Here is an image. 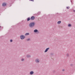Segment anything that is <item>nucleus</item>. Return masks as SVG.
I'll list each match as a JSON object with an SVG mask.
<instances>
[{
  "mask_svg": "<svg viewBox=\"0 0 75 75\" xmlns=\"http://www.w3.org/2000/svg\"><path fill=\"white\" fill-rule=\"evenodd\" d=\"M10 42H13V40H10Z\"/></svg>",
  "mask_w": 75,
  "mask_h": 75,
  "instance_id": "nucleus-15",
  "label": "nucleus"
},
{
  "mask_svg": "<svg viewBox=\"0 0 75 75\" xmlns=\"http://www.w3.org/2000/svg\"><path fill=\"white\" fill-rule=\"evenodd\" d=\"M30 18H28L27 19V21H30Z\"/></svg>",
  "mask_w": 75,
  "mask_h": 75,
  "instance_id": "nucleus-13",
  "label": "nucleus"
},
{
  "mask_svg": "<svg viewBox=\"0 0 75 75\" xmlns=\"http://www.w3.org/2000/svg\"><path fill=\"white\" fill-rule=\"evenodd\" d=\"M35 25V23L34 22H32L29 24V26L30 27H33Z\"/></svg>",
  "mask_w": 75,
  "mask_h": 75,
  "instance_id": "nucleus-1",
  "label": "nucleus"
},
{
  "mask_svg": "<svg viewBox=\"0 0 75 75\" xmlns=\"http://www.w3.org/2000/svg\"><path fill=\"white\" fill-rule=\"evenodd\" d=\"M30 35V33H26L25 34V36L28 35Z\"/></svg>",
  "mask_w": 75,
  "mask_h": 75,
  "instance_id": "nucleus-9",
  "label": "nucleus"
},
{
  "mask_svg": "<svg viewBox=\"0 0 75 75\" xmlns=\"http://www.w3.org/2000/svg\"><path fill=\"white\" fill-rule=\"evenodd\" d=\"M30 75H33L34 74V71H31L30 72Z\"/></svg>",
  "mask_w": 75,
  "mask_h": 75,
  "instance_id": "nucleus-7",
  "label": "nucleus"
},
{
  "mask_svg": "<svg viewBox=\"0 0 75 75\" xmlns=\"http://www.w3.org/2000/svg\"><path fill=\"white\" fill-rule=\"evenodd\" d=\"M34 19H35V17L33 16H32L30 18L31 20H34Z\"/></svg>",
  "mask_w": 75,
  "mask_h": 75,
  "instance_id": "nucleus-6",
  "label": "nucleus"
},
{
  "mask_svg": "<svg viewBox=\"0 0 75 75\" xmlns=\"http://www.w3.org/2000/svg\"><path fill=\"white\" fill-rule=\"evenodd\" d=\"M40 62V59L38 58H37L35 59V62L36 63H37L38 64L39 62Z\"/></svg>",
  "mask_w": 75,
  "mask_h": 75,
  "instance_id": "nucleus-2",
  "label": "nucleus"
},
{
  "mask_svg": "<svg viewBox=\"0 0 75 75\" xmlns=\"http://www.w3.org/2000/svg\"><path fill=\"white\" fill-rule=\"evenodd\" d=\"M66 55L67 57H69V54H66Z\"/></svg>",
  "mask_w": 75,
  "mask_h": 75,
  "instance_id": "nucleus-11",
  "label": "nucleus"
},
{
  "mask_svg": "<svg viewBox=\"0 0 75 75\" xmlns=\"http://www.w3.org/2000/svg\"><path fill=\"white\" fill-rule=\"evenodd\" d=\"M24 61V59H22V61Z\"/></svg>",
  "mask_w": 75,
  "mask_h": 75,
  "instance_id": "nucleus-17",
  "label": "nucleus"
},
{
  "mask_svg": "<svg viewBox=\"0 0 75 75\" xmlns=\"http://www.w3.org/2000/svg\"><path fill=\"white\" fill-rule=\"evenodd\" d=\"M67 9H69V7H67Z\"/></svg>",
  "mask_w": 75,
  "mask_h": 75,
  "instance_id": "nucleus-16",
  "label": "nucleus"
},
{
  "mask_svg": "<svg viewBox=\"0 0 75 75\" xmlns=\"http://www.w3.org/2000/svg\"><path fill=\"white\" fill-rule=\"evenodd\" d=\"M6 5H7V4H6V3H4L2 4V6L4 7L6 6Z\"/></svg>",
  "mask_w": 75,
  "mask_h": 75,
  "instance_id": "nucleus-5",
  "label": "nucleus"
},
{
  "mask_svg": "<svg viewBox=\"0 0 75 75\" xmlns=\"http://www.w3.org/2000/svg\"><path fill=\"white\" fill-rule=\"evenodd\" d=\"M68 27H71V24H69L68 25Z\"/></svg>",
  "mask_w": 75,
  "mask_h": 75,
  "instance_id": "nucleus-14",
  "label": "nucleus"
},
{
  "mask_svg": "<svg viewBox=\"0 0 75 75\" xmlns=\"http://www.w3.org/2000/svg\"><path fill=\"white\" fill-rule=\"evenodd\" d=\"M62 71H65V69H63L62 70Z\"/></svg>",
  "mask_w": 75,
  "mask_h": 75,
  "instance_id": "nucleus-18",
  "label": "nucleus"
},
{
  "mask_svg": "<svg viewBox=\"0 0 75 75\" xmlns=\"http://www.w3.org/2000/svg\"><path fill=\"white\" fill-rule=\"evenodd\" d=\"M1 27V26H0V28Z\"/></svg>",
  "mask_w": 75,
  "mask_h": 75,
  "instance_id": "nucleus-20",
  "label": "nucleus"
},
{
  "mask_svg": "<svg viewBox=\"0 0 75 75\" xmlns=\"http://www.w3.org/2000/svg\"><path fill=\"white\" fill-rule=\"evenodd\" d=\"M49 50H50V48H46L44 51L45 52H47V51H48Z\"/></svg>",
  "mask_w": 75,
  "mask_h": 75,
  "instance_id": "nucleus-4",
  "label": "nucleus"
},
{
  "mask_svg": "<svg viewBox=\"0 0 75 75\" xmlns=\"http://www.w3.org/2000/svg\"><path fill=\"white\" fill-rule=\"evenodd\" d=\"M30 39H28L27 40H28V41H29V40H30Z\"/></svg>",
  "mask_w": 75,
  "mask_h": 75,
  "instance_id": "nucleus-19",
  "label": "nucleus"
},
{
  "mask_svg": "<svg viewBox=\"0 0 75 75\" xmlns=\"http://www.w3.org/2000/svg\"><path fill=\"white\" fill-rule=\"evenodd\" d=\"M26 57L27 58H30V57H31V56L30 55H28Z\"/></svg>",
  "mask_w": 75,
  "mask_h": 75,
  "instance_id": "nucleus-10",
  "label": "nucleus"
},
{
  "mask_svg": "<svg viewBox=\"0 0 75 75\" xmlns=\"http://www.w3.org/2000/svg\"><path fill=\"white\" fill-rule=\"evenodd\" d=\"M34 32L35 33H37V32H38V30L37 29L35 30H34Z\"/></svg>",
  "mask_w": 75,
  "mask_h": 75,
  "instance_id": "nucleus-12",
  "label": "nucleus"
},
{
  "mask_svg": "<svg viewBox=\"0 0 75 75\" xmlns=\"http://www.w3.org/2000/svg\"><path fill=\"white\" fill-rule=\"evenodd\" d=\"M20 38L21 40H23L25 38V36L23 35H21L20 36Z\"/></svg>",
  "mask_w": 75,
  "mask_h": 75,
  "instance_id": "nucleus-3",
  "label": "nucleus"
},
{
  "mask_svg": "<svg viewBox=\"0 0 75 75\" xmlns=\"http://www.w3.org/2000/svg\"><path fill=\"white\" fill-rule=\"evenodd\" d=\"M61 23V21H58L57 23L58 24H60Z\"/></svg>",
  "mask_w": 75,
  "mask_h": 75,
  "instance_id": "nucleus-8",
  "label": "nucleus"
}]
</instances>
